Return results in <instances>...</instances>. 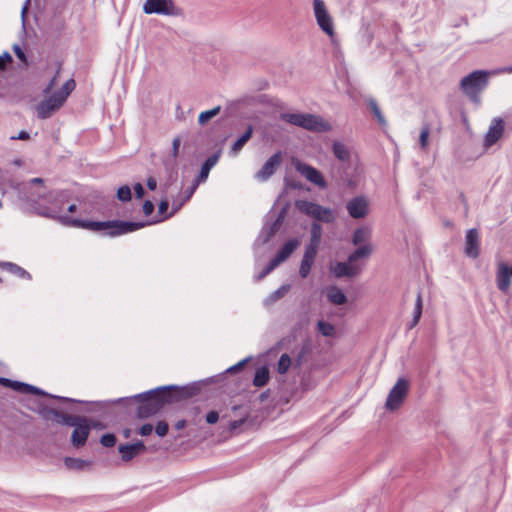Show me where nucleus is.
I'll list each match as a JSON object with an SVG mask.
<instances>
[{"label": "nucleus", "instance_id": "7", "mask_svg": "<svg viewBox=\"0 0 512 512\" xmlns=\"http://www.w3.org/2000/svg\"><path fill=\"white\" fill-rule=\"evenodd\" d=\"M314 15L320 29L327 34L330 39H333L335 37L334 21L325 2H314Z\"/></svg>", "mask_w": 512, "mask_h": 512}, {"label": "nucleus", "instance_id": "47", "mask_svg": "<svg viewBox=\"0 0 512 512\" xmlns=\"http://www.w3.org/2000/svg\"><path fill=\"white\" fill-rule=\"evenodd\" d=\"M155 432L159 437H164L168 432V424L165 421H159L156 425Z\"/></svg>", "mask_w": 512, "mask_h": 512}, {"label": "nucleus", "instance_id": "60", "mask_svg": "<svg viewBox=\"0 0 512 512\" xmlns=\"http://www.w3.org/2000/svg\"><path fill=\"white\" fill-rule=\"evenodd\" d=\"M147 187L150 189V190H155L156 187H157V181L155 178L153 177H149L147 179Z\"/></svg>", "mask_w": 512, "mask_h": 512}, {"label": "nucleus", "instance_id": "9", "mask_svg": "<svg viewBox=\"0 0 512 512\" xmlns=\"http://www.w3.org/2000/svg\"><path fill=\"white\" fill-rule=\"evenodd\" d=\"M75 422V424L70 425V427H74L71 435V444L73 447L79 448L85 445L91 431V425L90 420L82 416H78Z\"/></svg>", "mask_w": 512, "mask_h": 512}, {"label": "nucleus", "instance_id": "64", "mask_svg": "<svg viewBox=\"0 0 512 512\" xmlns=\"http://www.w3.org/2000/svg\"><path fill=\"white\" fill-rule=\"evenodd\" d=\"M11 383H12V380H10L8 378L0 377V384H2L3 386L9 387Z\"/></svg>", "mask_w": 512, "mask_h": 512}, {"label": "nucleus", "instance_id": "38", "mask_svg": "<svg viewBox=\"0 0 512 512\" xmlns=\"http://www.w3.org/2000/svg\"><path fill=\"white\" fill-rule=\"evenodd\" d=\"M65 465L70 469L81 470L88 466L89 462L78 458L67 457L65 459Z\"/></svg>", "mask_w": 512, "mask_h": 512}, {"label": "nucleus", "instance_id": "34", "mask_svg": "<svg viewBox=\"0 0 512 512\" xmlns=\"http://www.w3.org/2000/svg\"><path fill=\"white\" fill-rule=\"evenodd\" d=\"M368 106L371 109L372 113L374 114L375 118L377 119L378 123L381 126H385L387 124L386 119L384 115L382 114L377 102L374 99H369Z\"/></svg>", "mask_w": 512, "mask_h": 512}, {"label": "nucleus", "instance_id": "2", "mask_svg": "<svg viewBox=\"0 0 512 512\" xmlns=\"http://www.w3.org/2000/svg\"><path fill=\"white\" fill-rule=\"evenodd\" d=\"M198 392L199 387L192 384L163 386L138 394L134 397L140 402L136 415L140 419L149 418L157 414L165 405L189 399L197 395Z\"/></svg>", "mask_w": 512, "mask_h": 512}, {"label": "nucleus", "instance_id": "10", "mask_svg": "<svg viewBox=\"0 0 512 512\" xmlns=\"http://www.w3.org/2000/svg\"><path fill=\"white\" fill-rule=\"evenodd\" d=\"M143 11L146 14H162L166 16H179L182 9L175 2H144Z\"/></svg>", "mask_w": 512, "mask_h": 512}, {"label": "nucleus", "instance_id": "62", "mask_svg": "<svg viewBox=\"0 0 512 512\" xmlns=\"http://www.w3.org/2000/svg\"><path fill=\"white\" fill-rule=\"evenodd\" d=\"M495 73H508V74H512V65L511 66H507V67H503V68L497 70Z\"/></svg>", "mask_w": 512, "mask_h": 512}, {"label": "nucleus", "instance_id": "37", "mask_svg": "<svg viewBox=\"0 0 512 512\" xmlns=\"http://www.w3.org/2000/svg\"><path fill=\"white\" fill-rule=\"evenodd\" d=\"M220 110H221V107L217 106V107H215L213 109L201 112L199 117H198L199 124L200 125H205L210 119H212L213 117L218 115Z\"/></svg>", "mask_w": 512, "mask_h": 512}, {"label": "nucleus", "instance_id": "6", "mask_svg": "<svg viewBox=\"0 0 512 512\" xmlns=\"http://www.w3.org/2000/svg\"><path fill=\"white\" fill-rule=\"evenodd\" d=\"M296 207L307 216L324 223H332L335 220L334 211L330 208L323 207L320 204L300 200L296 202Z\"/></svg>", "mask_w": 512, "mask_h": 512}, {"label": "nucleus", "instance_id": "48", "mask_svg": "<svg viewBox=\"0 0 512 512\" xmlns=\"http://www.w3.org/2000/svg\"><path fill=\"white\" fill-rule=\"evenodd\" d=\"M12 62V56L9 52H4L0 55V71L4 70L6 66Z\"/></svg>", "mask_w": 512, "mask_h": 512}, {"label": "nucleus", "instance_id": "58", "mask_svg": "<svg viewBox=\"0 0 512 512\" xmlns=\"http://www.w3.org/2000/svg\"><path fill=\"white\" fill-rule=\"evenodd\" d=\"M169 202L168 200H162L159 204V213L163 214L168 210Z\"/></svg>", "mask_w": 512, "mask_h": 512}, {"label": "nucleus", "instance_id": "43", "mask_svg": "<svg viewBox=\"0 0 512 512\" xmlns=\"http://www.w3.org/2000/svg\"><path fill=\"white\" fill-rule=\"evenodd\" d=\"M100 443L104 447H113L116 443V437L114 434H104L100 439Z\"/></svg>", "mask_w": 512, "mask_h": 512}, {"label": "nucleus", "instance_id": "49", "mask_svg": "<svg viewBox=\"0 0 512 512\" xmlns=\"http://www.w3.org/2000/svg\"><path fill=\"white\" fill-rule=\"evenodd\" d=\"M277 266L270 260V262L266 265V267L262 270V272L257 276L258 280L263 279L269 273H271Z\"/></svg>", "mask_w": 512, "mask_h": 512}, {"label": "nucleus", "instance_id": "8", "mask_svg": "<svg viewBox=\"0 0 512 512\" xmlns=\"http://www.w3.org/2000/svg\"><path fill=\"white\" fill-rule=\"evenodd\" d=\"M408 388V381L404 378H399L388 394L385 407L390 411L398 409L407 395Z\"/></svg>", "mask_w": 512, "mask_h": 512}, {"label": "nucleus", "instance_id": "35", "mask_svg": "<svg viewBox=\"0 0 512 512\" xmlns=\"http://www.w3.org/2000/svg\"><path fill=\"white\" fill-rule=\"evenodd\" d=\"M322 236V227L319 223L314 222L311 225V238L310 243L313 244V246H319Z\"/></svg>", "mask_w": 512, "mask_h": 512}, {"label": "nucleus", "instance_id": "12", "mask_svg": "<svg viewBox=\"0 0 512 512\" xmlns=\"http://www.w3.org/2000/svg\"><path fill=\"white\" fill-rule=\"evenodd\" d=\"M282 162V152L278 151L273 154L257 172L256 178L260 181H267L280 166Z\"/></svg>", "mask_w": 512, "mask_h": 512}, {"label": "nucleus", "instance_id": "26", "mask_svg": "<svg viewBox=\"0 0 512 512\" xmlns=\"http://www.w3.org/2000/svg\"><path fill=\"white\" fill-rule=\"evenodd\" d=\"M9 387L20 393L45 395V392L40 388L19 381L12 380V383L10 384Z\"/></svg>", "mask_w": 512, "mask_h": 512}, {"label": "nucleus", "instance_id": "46", "mask_svg": "<svg viewBox=\"0 0 512 512\" xmlns=\"http://www.w3.org/2000/svg\"><path fill=\"white\" fill-rule=\"evenodd\" d=\"M319 246H313V244L309 243L306 247L303 257L314 260L317 254Z\"/></svg>", "mask_w": 512, "mask_h": 512}, {"label": "nucleus", "instance_id": "3", "mask_svg": "<svg viewBox=\"0 0 512 512\" xmlns=\"http://www.w3.org/2000/svg\"><path fill=\"white\" fill-rule=\"evenodd\" d=\"M75 87V81L72 78L68 79L63 84L60 90L54 92L48 99L43 100L37 105V116L40 119H47L51 117L54 112H56L63 106L66 99L68 98L70 93L75 89Z\"/></svg>", "mask_w": 512, "mask_h": 512}, {"label": "nucleus", "instance_id": "50", "mask_svg": "<svg viewBox=\"0 0 512 512\" xmlns=\"http://www.w3.org/2000/svg\"><path fill=\"white\" fill-rule=\"evenodd\" d=\"M180 145H181L180 137H175L172 142V157H173V159H176L178 157Z\"/></svg>", "mask_w": 512, "mask_h": 512}, {"label": "nucleus", "instance_id": "40", "mask_svg": "<svg viewBox=\"0 0 512 512\" xmlns=\"http://www.w3.org/2000/svg\"><path fill=\"white\" fill-rule=\"evenodd\" d=\"M313 263H314V260H311V259H308L305 257L302 258L300 268H299V274L302 278H306L309 275Z\"/></svg>", "mask_w": 512, "mask_h": 512}, {"label": "nucleus", "instance_id": "51", "mask_svg": "<svg viewBox=\"0 0 512 512\" xmlns=\"http://www.w3.org/2000/svg\"><path fill=\"white\" fill-rule=\"evenodd\" d=\"M59 73H60V67L57 69L56 75L50 80V82L48 83L46 88L43 90V92L45 94L50 93V91L54 88V86L56 85V80H57Z\"/></svg>", "mask_w": 512, "mask_h": 512}, {"label": "nucleus", "instance_id": "55", "mask_svg": "<svg viewBox=\"0 0 512 512\" xmlns=\"http://www.w3.org/2000/svg\"><path fill=\"white\" fill-rule=\"evenodd\" d=\"M30 135L25 130H22L16 136H11V140H28Z\"/></svg>", "mask_w": 512, "mask_h": 512}, {"label": "nucleus", "instance_id": "53", "mask_svg": "<svg viewBox=\"0 0 512 512\" xmlns=\"http://www.w3.org/2000/svg\"><path fill=\"white\" fill-rule=\"evenodd\" d=\"M154 211V205L151 201L149 200H146L143 204V213L146 215V216H149L153 213Z\"/></svg>", "mask_w": 512, "mask_h": 512}, {"label": "nucleus", "instance_id": "45", "mask_svg": "<svg viewBox=\"0 0 512 512\" xmlns=\"http://www.w3.org/2000/svg\"><path fill=\"white\" fill-rule=\"evenodd\" d=\"M13 51L16 55V57L25 65L27 66L28 65V61H27V57L25 55V52L23 51V49L20 47V45L18 44H14L13 45Z\"/></svg>", "mask_w": 512, "mask_h": 512}, {"label": "nucleus", "instance_id": "31", "mask_svg": "<svg viewBox=\"0 0 512 512\" xmlns=\"http://www.w3.org/2000/svg\"><path fill=\"white\" fill-rule=\"evenodd\" d=\"M0 266L20 278H26V279L31 278L29 272H27L25 269L18 266L17 264H14L11 262H3L0 264Z\"/></svg>", "mask_w": 512, "mask_h": 512}, {"label": "nucleus", "instance_id": "5", "mask_svg": "<svg viewBox=\"0 0 512 512\" xmlns=\"http://www.w3.org/2000/svg\"><path fill=\"white\" fill-rule=\"evenodd\" d=\"M488 76L489 72L476 70L461 79L460 89L473 103H480V93L488 85Z\"/></svg>", "mask_w": 512, "mask_h": 512}, {"label": "nucleus", "instance_id": "42", "mask_svg": "<svg viewBox=\"0 0 512 512\" xmlns=\"http://www.w3.org/2000/svg\"><path fill=\"white\" fill-rule=\"evenodd\" d=\"M117 197L120 201L126 202L131 200V189L129 186L125 185L118 189Z\"/></svg>", "mask_w": 512, "mask_h": 512}, {"label": "nucleus", "instance_id": "18", "mask_svg": "<svg viewBox=\"0 0 512 512\" xmlns=\"http://www.w3.org/2000/svg\"><path fill=\"white\" fill-rule=\"evenodd\" d=\"M511 270L505 263H499L496 272V284L500 291L506 293L511 283Z\"/></svg>", "mask_w": 512, "mask_h": 512}, {"label": "nucleus", "instance_id": "33", "mask_svg": "<svg viewBox=\"0 0 512 512\" xmlns=\"http://www.w3.org/2000/svg\"><path fill=\"white\" fill-rule=\"evenodd\" d=\"M421 315H422V296H421V293H418V295L416 297V301H415L413 319H412L411 323L409 324V329H412L413 327H415L418 324V322L421 318Z\"/></svg>", "mask_w": 512, "mask_h": 512}, {"label": "nucleus", "instance_id": "1", "mask_svg": "<svg viewBox=\"0 0 512 512\" xmlns=\"http://www.w3.org/2000/svg\"><path fill=\"white\" fill-rule=\"evenodd\" d=\"M70 194L66 190L51 191L45 196L44 200L47 204L37 202L35 209L37 214L46 218L54 219L60 223L78 228H86L92 231H103L109 236L124 235L140 228H143L146 223L144 222H129V221H85L73 218L69 215L62 214L64 205L69 201Z\"/></svg>", "mask_w": 512, "mask_h": 512}, {"label": "nucleus", "instance_id": "57", "mask_svg": "<svg viewBox=\"0 0 512 512\" xmlns=\"http://www.w3.org/2000/svg\"><path fill=\"white\" fill-rule=\"evenodd\" d=\"M134 190H135L136 197L138 199H141L144 196L145 191H144L142 184H140V183L135 184Z\"/></svg>", "mask_w": 512, "mask_h": 512}, {"label": "nucleus", "instance_id": "27", "mask_svg": "<svg viewBox=\"0 0 512 512\" xmlns=\"http://www.w3.org/2000/svg\"><path fill=\"white\" fill-rule=\"evenodd\" d=\"M252 134H253V127L252 125H249L246 129V131L244 132L243 135H241L234 143L233 145L231 146V150L230 152L233 154V155H236L238 154L241 149L243 148V146L250 140V138L252 137Z\"/></svg>", "mask_w": 512, "mask_h": 512}, {"label": "nucleus", "instance_id": "44", "mask_svg": "<svg viewBox=\"0 0 512 512\" xmlns=\"http://www.w3.org/2000/svg\"><path fill=\"white\" fill-rule=\"evenodd\" d=\"M429 134L430 128L428 126H424L419 136L420 145L423 149H425L428 145Z\"/></svg>", "mask_w": 512, "mask_h": 512}, {"label": "nucleus", "instance_id": "39", "mask_svg": "<svg viewBox=\"0 0 512 512\" xmlns=\"http://www.w3.org/2000/svg\"><path fill=\"white\" fill-rule=\"evenodd\" d=\"M317 327L319 332L326 337H331L335 333V328L332 324L325 321H318Z\"/></svg>", "mask_w": 512, "mask_h": 512}, {"label": "nucleus", "instance_id": "16", "mask_svg": "<svg viewBox=\"0 0 512 512\" xmlns=\"http://www.w3.org/2000/svg\"><path fill=\"white\" fill-rule=\"evenodd\" d=\"M504 132V121L501 118L493 119L486 135H485V146L491 147L494 145L503 135Z\"/></svg>", "mask_w": 512, "mask_h": 512}, {"label": "nucleus", "instance_id": "11", "mask_svg": "<svg viewBox=\"0 0 512 512\" xmlns=\"http://www.w3.org/2000/svg\"><path fill=\"white\" fill-rule=\"evenodd\" d=\"M295 170L306 178L309 182L317 185L318 187L325 189L327 183L324 180L322 174L311 165H308L300 160L294 161Z\"/></svg>", "mask_w": 512, "mask_h": 512}, {"label": "nucleus", "instance_id": "36", "mask_svg": "<svg viewBox=\"0 0 512 512\" xmlns=\"http://www.w3.org/2000/svg\"><path fill=\"white\" fill-rule=\"evenodd\" d=\"M291 363H292V361H291L290 356L286 353L282 354L277 363V372L279 374L287 373L291 366Z\"/></svg>", "mask_w": 512, "mask_h": 512}, {"label": "nucleus", "instance_id": "56", "mask_svg": "<svg viewBox=\"0 0 512 512\" xmlns=\"http://www.w3.org/2000/svg\"><path fill=\"white\" fill-rule=\"evenodd\" d=\"M247 362V360H242L240 361L239 363L231 366L230 368L227 369V372H230V373H234L236 371H239L243 368V366L245 365V363Z\"/></svg>", "mask_w": 512, "mask_h": 512}, {"label": "nucleus", "instance_id": "20", "mask_svg": "<svg viewBox=\"0 0 512 512\" xmlns=\"http://www.w3.org/2000/svg\"><path fill=\"white\" fill-rule=\"evenodd\" d=\"M300 242L298 239H290L288 240L283 247L278 251L272 262L278 267L281 263L287 260L290 255L294 252V250L299 246Z\"/></svg>", "mask_w": 512, "mask_h": 512}, {"label": "nucleus", "instance_id": "25", "mask_svg": "<svg viewBox=\"0 0 512 512\" xmlns=\"http://www.w3.org/2000/svg\"><path fill=\"white\" fill-rule=\"evenodd\" d=\"M371 230L367 227H360L357 228L352 237V243L355 246L365 245V244H371Z\"/></svg>", "mask_w": 512, "mask_h": 512}, {"label": "nucleus", "instance_id": "13", "mask_svg": "<svg viewBox=\"0 0 512 512\" xmlns=\"http://www.w3.org/2000/svg\"><path fill=\"white\" fill-rule=\"evenodd\" d=\"M346 208L352 218H364L368 214V201L364 196H357L347 202Z\"/></svg>", "mask_w": 512, "mask_h": 512}, {"label": "nucleus", "instance_id": "41", "mask_svg": "<svg viewBox=\"0 0 512 512\" xmlns=\"http://www.w3.org/2000/svg\"><path fill=\"white\" fill-rule=\"evenodd\" d=\"M200 182H197V180H195V182L193 183V185L191 186V188L187 191L186 193V196L184 198V200L182 202H177V201H173L172 203V207L174 209V211H177L181 208V206L183 205L184 202L188 201L191 196L193 195V193L195 192L197 186L199 185Z\"/></svg>", "mask_w": 512, "mask_h": 512}, {"label": "nucleus", "instance_id": "4", "mask_svg": "<svg viewBox=\"0 0 512 512\" xmlns=\"http://www.w3.org/2000/svg\"><path fill=\"white\" fill-rule=\"evenodd\" d=\"M280 119L311 132H328L331 125L321 116L310 113H281Z\"/></svg>", "mask_w": 512, "mask_h": 512}, {"label": "nucleus", "instance_id": "29", "mask_svg": "<svg viewBox=\"0 0 512 512\" xmlns=\"http://www.w3.org/2000/svg\"><path fill=\"white\" fill-rule=\"evenodd\" d=\"M280 226L279 219L276 220L274 223H272L268 227H264L258 237L257 241H261L263 244L267 243L277 232Z\"/></svg>", "mask_w": 512, "mask_h": 512}, {"label": "nucleus", "instance_id": "63", "mask_svg": "<svg viewBox=\"0 0 512 512\" xmlns=\"http://www.w3.org/2000/svg\"><path fill=\"white\" fill-rule=\"evenodd\" d=\"M185 426H186V421H185V420H183V419H182V420L177 421V422H176V424H175V428H176L177 430H182L183 428H185Z\"/></svg>", "mask_w": 512, "mask_h": 512}, {"label": "nucleus", "instance_id": "14", "mask_svg": "<svg viewBox=\"0 0 512 512\" xmlns=\"http://www.w3.org/2000/svg\"><path fill=\"white\" fill-rule=\"evenodd\" d=\"M363 269V266L360 264H353L349 261V258L346 262H338L332 268V272L337 278L342 277H354L358 275Z\"/></svg>", "mask_w": 512, "mask_h": 512}, {"label": "nucleus", "instance_id": "61", "mask_svg": "<svg viewBox=\"0 0 512 512\" xmlns=\"http://www.w3.org/2000/svg\"><path fill=\"white\" fill-rule=\"evenodd\" d=\"M244 421H245L244 419L233 421L230 424V428L232 430H235V429L239 428L244 423Z\"/></svg>", "mask_w": 512, "mask_h": 512}, {"label": "nucleus", "instance_id": "32", "mask_svg": "<svg viewBox=\"0 0 512 512\" xmlns=\"http://www.w3.org/2000/svg\"><path fill=\"white\" fill-rule=\"evenodd\" d=\"M268 380H269L268 368L266 366H262V367L258 368L255 373L254 379H253L254 386L263 387L267 384Z\"/></svg>", "mask_w": 512, "mask_h": 512}, {"label": "nucleus", "instance_id": "30", "mask_svg": "<svg viewBox=\"0 0 512 512\" xmlns=\"http://www.w3.org/2000/svg\"><path fill=\"white\" fill-rule=\"evenodd\" d=\"M290 290L289 284H284L277 290H275L273 293H271L264 301L266 306H270L274 304L276 301L284 297L288 291Z\"/></svg>", "mask_w": 512, "mask_h": 512}, {"label": "nucleus", "instance_id": "28", "mask_svg": "<svg viewBox=\"0 0 512 512\" xmlns=\"http://www.w3.org/2000/svg\"><path fill=\"white\" fill-rule=\"evenodd\" d=\"M340 180L349 188H354L358 184L357 175L354 173V171L351 172L349 167H343L340 174Z\"/></svg>", "mask_w": 512, "mask_h": 512}, {"label": "nucleus", "instance_id": "17", "mask_svg": "<svg viewBox=\"0 0 512 512\" xmlns=\"http://www.w3.org/2000/svg\"><path fill=\"white\" fill-rule=\"evenodd\" d=\"M46 420H53L61 425L70 426L75 424L78 416L62 413L56 409H45L42 412Z\"/></svg>", "mask_w": 512, "mask_h": 512}, {"label": "nucleus", "instance_id": "59", "mask_svg": "<svg viewBox=\"0 0 512 512\" xmlns=\"http://www.w3.org/2000/svg\"><path fill=\"white\" fill-rule=\"evenodd\" d=\"M31 2H24V5L21 9V17H22V22L23 24L25 23V17H26V13L29 9V6H30Z\"/></svg>", "mask_w": 512, "mask_h": 512}, {"label": "nucleus", "instance_id": "19", "mask_svg": "<svg viewBox=\"0 0 512 512\" xmlns=\"http://www.w3.org/2000/svg\"><path fill=\"white\" fill-rule=\"evenodd\" d=\"M118 450L119 453L121 454L122 460L128 462L137 455L145 452L146 447L142 441H138L133 444L120 445Z\"/></svg>", "mask_w": 512, "mask_h": 512}, {"label": "nucleus", "instance_id": "21", "mask_svg": "<svg viewBox=\"0 0 512 512\" xmlns=\"http://www.w3.org/2000/svg\"><path fill=\"white\" fill-rule=\"evenodd\" d=\"M333 155L343 163L349 165L351 161L352 151L351 148L341 141H334L332 145Z\"/></svg>", "mask_w": 512, "mask_h": 512}, {"label": "nucleus", "instance_id": "22", "mask_svg": "<svg viewBox=\"0 0 512 512\" xmlns=\"http://www.w3.org/2000/svg\"><path fill=\"white\" fill-rule=\"evenodd\" d=\"M221 152L218 151L213 155L209 156L203 163L201 170L196 178L197 182H205L208 178L210 170L217 164Z\"/></svg>", "mask_w": 512, "mask_h": 512}, {"label": "nucleus", "instance_id": "52", "mask_svg": "<svg viewBox=\"0 0 512 512\" xmlns=\"http://www.w3.org/2000/svg\"><path fill=\"white\" fill-rule=\"evenodd\" d=\"M219 420V414L217 411H210L206 415V421L208 424H215Z\"/></svg>", "mask_w": 512, "mask_h": 512}, {"label": "nucleus", "instance_id": "15", "mask_svg": "<svg viewBox=\"0 0 512 512\" xmlns=\"http://www.w3.org/2000/svg\"><path fill=\"white\" fill-rule=\"evenodd\" d=\"M480 237L477 229H469L465 236V254L470 258L479 256Z\"/></svg>", "mask_w": 512, "mask_h": 512}, {"label": "nucleus", "instance_id": "24", "mask_svg": "<svg viewBox=\"0 0 512 512\" xmlns=\"http://www.w3.org/2000/svg\"><path fill=\"white\" fill-rule=\"evenodd\" d=\"M327 299L335 305H343L347 302L344 292L337 286H329L326 289Z\"/></svg>", "mask_w": 512, "mask_h": 512}, {"label": "nucleus", "instance_id": "23", "mask_svg": "<svg viewBox=\"0 0 512 512\" xmlns=\"http://www.w3.org/2000/svg\"><path fill=\"white\" fill-rule=\"evenodd\" d=\"M373 252V245L372 244H365V245H360L358 246V248L352 252L348 258H349V261L352 262L353 264H358L357 261L361 260V259H368L371 254Z\"/></svg>", "mask_w": 512, "mask_h": 512}, {"label": "nucleus", "instance_id": "54", "mask_svg": "<svg viewBox=\"0 0 512 512\" xmlns=\"http://www.w3.org/2000/svg\"><path fill=\"white\" fill-rule=\"evenodd\" d=\"M152 431H153V426L151 424L147 423L140 427L139 434L142 436H148L152 433Z\"/></svg>", "mask_w": 512, "mask_h": 512}]
</instances>
